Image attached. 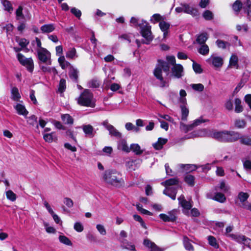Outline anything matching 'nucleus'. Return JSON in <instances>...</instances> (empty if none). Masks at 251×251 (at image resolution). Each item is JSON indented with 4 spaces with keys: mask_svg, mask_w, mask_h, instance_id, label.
I'll use <instances>...</instances> for the list:
<instances>
[{
    "mask_svg": "<svg viewBox=\"0 0 251 251\" xmlns=\"http://www.w3.org/2000/svg\"><path fill=\"white\" fill-rule=\"evenodd\" d=\"M122 247L124 249H126L131 251H135V246L132 244L131 243L127 241H123L122 243Z\"/></svg>",
    "mask_w": 251,
    "mask_h": 251,
    "instance_id": "obj_29",
    "label": "nucleus"
},
{
    "mask_svg": "<svg viewBox=\"0 0 251 251\" xmlns=\"http://www.w3.org/2000/svg\"><path fill=\"white\" fill-rule=\"evenodd\" d=\"M177 211L176 209H174L168 213V217L171 222L175 221L176 219Z\"/></svg>",
    "mask_w": 251,
    "mask_h": 251,
    "instance_id": "obj_48",
    "label": "nucleus"
},
{
    "mask_svg": "<svg viewBox=\"0 0 251 251\" xmlns=\"http://www.w3.org/2000/svg\"><path fill=\"white\" fill-rule=\"evenodd\" d=\"M55 28L52 24L44 25L41 27L43 33H50L53 31Z\"/></svg>",
    "mask_w": 251,
    "mask_h": 251,
    "instance_id": "obj_25",
    "label": "nucleus"
},
{
    "mask_svg": "<svg viewBox=\"0 0 251 251\" xmlns=\"http://www.w3.org/2000/svg\"><path fill=\"white\" fill-rule=\"evenodd\" d=\"M143 244L146 247L150 249V251H163V250L158 247L154 242L149 239L144 240Z\"/></svg>",
    "mask_w": 251,
    "mask_h": 251,
    "instance_id": "obj_17",
    "label": "nucleus"
},
{
    "mask_svg": "<svg viewBox=\"0 0 251 251\" xmlns=\"http://www.w3.org/2000/svg\"><path fill=\"white\" fill-rule=\"evenodd\" d=\"M201 45L198 49L199 53L203 55H207L209 52V47L205 44Z\"/></svg>",
    "mask_w": 251,
    "mask_h": 251,
    "instance_id": "obj_26",
    "label": "nucleus"
},
{
    "mask_svg": "<svg viewBox=\"0 0 251 251\" xmlns=\"http://www.w3.org/2000/svg\"><path fill=\"white\" fill-rule=\"evenodd\" d=\"M6 196L9 200L14 201L17 198L16 195L11 190H8L6 192Z\"/></svg>",
    "mask_w": 251,
    "mask_h": 251,
    "instance_id": "obj_44",
    "label": "nucleus"
},
{
    "mask_svg": "<svg viewBox=\"0 0 251 251\" xmlns=\"http://www.w3.org/2000/svg\"><path fill=\"white\" fill-rule=\"evenodd\" d=\"M131 151H133L136 154H140L142 153L140 147L137 144L131 145Z\"/></svg>",
    "mask_w": 251,
    "mask_h": 251,
    "instance_id": "obj_42",
    "label": "nucleus"
},
{
    "mask_svg": "<svg viewBox=\"0 0 251 251\" xmlns=\"http://www.w3.org/2000/svg\"><path fill=\"white\" fill-rule=\"evenodd\" d=\"M101 125L104 126L107 130H108L109 134L111 136H114L117 139H121L122 138V134L112 125L109 124L107 120L103 121Z\"/></svg>",
    "mask_w": 251,
    "mask_h": 251,
    "instance_id": "obj_12",
    "label": "nucleus"
},
{
    "mask_svg": "<svg viewBox=\"0 0 251 251\" xmlns=\"http://www.w3.org/2000/svg\"><path fill=\"white\" fill-rule=\"evenodd\" d=\"M170 26V24L165 21H161L159 23V27L162 31L163 32V36L164 38H165L168 34V31Z\"/></svg>",
    "mask_w": 251,
    "mask_h": 251,
    "instance_id": "obj_21",
    "label": "nucleus"
},
{
    "mask_svg": "<svg viewBox=\"0 0 251 251\" xmlns=\"http://www.w3.org/2000/svg\"><path fill=\"white\" fill-rule=\"evenodd\" d=\"M208 243L210 245L213 247L215 249L219 248V245L217 242V240L215 237L212 236H209L207 237Z\"/></svg>",
    "mask_w": 251,
    "mask_h": 251,
    "instance_id": "obj_40",
    "label": "nucleus"
},
{
    "mask_svg": "<svg viewBox=\"0 0 251 251\" xmlns=\"http://www.w3.org/2000/svg\"><path fill=\"white\" fill-rule=\"evenodd\" d=\"M208 39V34L207 33H202L199 35L197 39V42L200 44H205V42Z\"/></svg>",
    "mask_w": 251,
    "mask_h": 251,
    "instance_id": "obj_30",
    "label": "nucleus"
},
{
    "mask_svg": "<svg viewBox=\"0 0 251 251\" xmlns=\"http://www.w3.org/2000/svg\"><path fill=\"white\" fill-rule=\"evenodd\" d=\"M118 149L126 152H129L131 151V146L129 147L126 142H119Z\"/></svg>",
    "mask_w": 251,
    "mask_h": 251,
    "instance_id": "obj_36",
    "label": "nucleus"
},
{
    "mask_svg": "<svg viewBox=\"0 0 251 251\" xmlns=\"http://www.w3.org/2000/svg\"><path fill=\"white\" fill-rule=\"evenodd\" d=\"M213 199L220 202H224L226 201V198L224 194L221 193H217Z\"/></svg>",
    "mask_w": 251,
    "mask_h": 251,
    "instance_id": "obj_41",
    "label": "nucleus"
},
{
    "mask_svg": "<svg viewBox=\"0 0 251 251\" xmlns=\"http://www.w3.org/2000/svg\"><path fill=\"white\" fill-rule=\"evenodd\" d=\"M242 161L244 168L247 170H251V161L248 159H243Z\"/></svg>",
    "mask_w": 251,
    "mask_h": 251,
    "instance_id": "obj_52",
    "label": "nucleus"
},
{
    "mask_svg": "<svg viewBox=\"0 0 251 251\" xmlns=\"http://www.w3.org/2000/svg\"><path fill=\"white\" fill-rule=\"evenodd\" d=\"M178 166L180 168L183 170H186L188 171H192L197 169V167L195 165L192 164H180L178 165Z\"/></svg>",
    "mask_w": 251,
    "mask_h": 251,
    "instance_id": "obj_28",
    "label": "nucleus"
},
{
    "mask_svg": "<svg viewBox=\"0 0 251 251\" xmlns=\"http://www.w3.org/2000/svg\"><path fill=\"white\" fill-rule=\"evenodd\" d=\"M235 125L238 128H243L245 126V122L244 120L238 119L235 121Z\"/></svg>",
    "mask_w": 251,
    "mask_h": 251,
    "instance_id": "obj_59",
    "label": "nucleus"
},
{
    "mask_svg": "<svg viewBox=\"0 0 251 251\" xmlns=\"http://www.w3.org/2000/svg\"><path fill=\"white\" fill-rule=\"evenodd\" d=\"M184 180L190 186L195 185V177L191 175L187 174L184 177Z\"/></svg>",
    "mask_w": 251,
    "mask_h": 251,
    "instance_id": "obj_32",
    "label": "nucleus"
},
{
    "mask_svg": "<svg viewBox=\"0 0 251 251\" xmlns=\"http://www.w3.org/2000/svg\"><path fill=\"white\" fill-rule=\"evenodd\" d=\"M66 81L64 79H61L60 80L59 86H58V91L62 93L66 89Z\"/></svg>",
    "mask_w": 251,
    "mask_h": 251,
    "instance_id": "obj_50",
    "label": "nucleus"
},
{
    "mask_svg": "<svg viewBox=\"0 0 251 251\" xmlns=\"http://www.w3.org/2000/svg\"><path fill=\"white\" fill-rule=\"evenodd\" d=\"M103 178L107 183L116 187H121L124 184V181L121 177L120 174L116 171H105Z\"/></svg>",
    "mask_w": 251,
    "mask_h": 251,
    "instance_id": "obj_3",
    "label": "nucleus"
},
{
    "mask_svg": "<svg viewBox=\"0 0 251 251\" xmlns=\"http://www.w3.org/2000/svg\"><path fill=\"white\" fill-rule=\"evenodd\" d=\"M238 58L235 54H232L229 60V65L232 67H238Z\"/></svg>",
    "mask_w": 251,
    "mask_h": 251,
    "instance_id": "obj_37",
    "label": "nucleus"
},
{
    "mask_svg": "<svg viewBox=\"0 0 251 251\" xmlns=\"http://www.w3.org/2000/svg\"><path fill=\"white\" fill-rule=\"evenodd\" d=\"M78 71L74 68H72L69 72V76L70 78L75 80H76L78 78Z\"/></svg>",
    "mask_w": 251,
    "mask_h": 251,
    "instance_id": "obj_43",
    "label": "nucleus"
},
{
    "mask_svg": "<svg viewBox=\"0 0 251 251\" xmlns=\"http://www.w3.org/2000/svg\"><path fill=\"white\" fill-rule=\"evenodd\" d=\"M58 61L62 69H65L70 65V63L65 60L64 56H60L58 59Z\"/></svg>",
    "mask_w": 251,
    "mask_h": 251,
    "instance_id": "obj_24",
    "label": "nucleus"
},
{
    "mask_svg": "<svg viewBox=\"0 0 251 251\" xmlns=\"http://www.w3.org/2000/svg\"><path fill=\"white\" fill-rule=\"evenodd\" d=\"M71 12L78 19H79L81 16V11L75 7L72 8L71 9Z\"/></svg>",
    "mask_w": 251,
    "mask_h": 251,
    "instance_id": "obj_58",
    "label": "nucleus"
},
{
    "mask_svg": "<svg viewBox=\"0 0 251 251\" xmlns=\"http://www.w3.org/2000/svg\"><path fill=\"white\" fill-rule=\"evenodd\" d=\"M77 57L76 50L74 48H71L66 53V57L69 59H75Z\"/></svg>",
    "mask_w": 251,
    "mask_h": 251,
    "instance_id": "obj_33",
    "label": "nucleus"
},
{
    "mask_svg": "<svg viewBox=\"0 0 251 251\" xmlns=\"http://www.w3.org/2000/svg\"><path fill=\"white\" fill-rule=\"evenodd\" d=\"M243 9L244 12L247 13L248 19L251 21V2L247 0L243 4Z\"/></svg>",
    "mask_w": 251,
    "mask_h": 251,
    "instance_id": "obj_20",
    "label": "nucleus"
},
{
    "mask_svg": "<svg viewBox=\"0 0 251 251\" xmlns=\"http://www.w3.org/2000/svg\"><path fill=\"white\" fill-rule=\"evenodd\" d=\"M193 68L196 73L201 74L202 72L201 65L195 62H193Z\"/></svg>",
    "mask_w": 251,
    "mask_h": 251,
    "instance_id": "obj_55",
    "label": "nucleus"
},
{
    "mask_svg": "<svg viewBox=\"0 0 251 251\" xmlns=\"http://www.w3.org/2000/svg\"><path fill=\"white\" fill-rule=\"evenodd\" d=\"M213 137L216 140H238L247 141V138L241 136L238 133L234 131H217L213 134Z\"/></svg>",
    "mask_w": 251,
    "mask_h": 251,
    "instance_id": "obj_4",
    "label": "nucleus"
},
{
    "mask_svg": "<svg viewBox=\"0 0 251 251\" xmlns=\"http://www.w3.org/2000/svg\"><path fill=\"white\" fill-rule=\"evenodd\" d=\"M125 128L128 131H132L138 133L140 131V128L136 126L132 123L128 122L125 124Z\"/></svg>",
    "mask_w": 251,
    "mask_h": 251,
    "instance_id": "obj_22",
    "label": "nucleus"
},
{
    "mask_svg": "<svg viewBox=\"0 0 251 251\" xmlns=\"http://www.w3.org/2000/svg\"><path fill=\"white\" fill-rule=\"evenodd\" d=\"M27 122L32 126H35L37 128L38 127L37 118L35 115H33L27 118Z\"/></svg>",
    "mask_w": 251,
    "mask_h": 251,
    "instance_id": "obj_31",
    "label": "nucleus"
},
{
    "mask_svg": "<svg viewBox=\"0 0 251 251\" xmlns=\"http://www.w3.org/2000/svg\"><path fill=\"white\" fill-rule=\"evenodd\" d=\"M133 218H134L135 220H136L137 221H138L140 223V224H141V225L142 227H143L145 228H147L146 226L145 225V224L143 222V219H142L141 216H140L139 215H133Z\"/></svg>",
    "mask_w": 251,
    "mask_h": 251,
    "instance_id": "obj_62",
    "label": "nucleus"
},
{
    "mask_svg": "<svg viewBox=\"0 0 251 251\" xmlns=\"http://www.w3.org/2000/svg\"><path fill=\"white\" fill-rule=\"evenodd\" d=\"M130 22L132 26L139 27L141 29V33L145 39V41H142L143 43L148 44L152 41L153 37L151 30V26L147 22L137 17H132Z\"/></svg>",
    "mask_w": 251,
    "mask_h": 251,
    "instance_id": "obj_1",
    "label": "nucleus"
},
{
    "mask_svg": "<svg viewBox=\"0 0 251 251\" xmlns=\"http://www.w3.org/2000/svg\"><path fill=\"white\" fill-rule=\"evenodd\" d=\"M163 19L162 17L159 14H153L151 18V22L155 24Z\"/></svg>",
    "mask_w": 251,
    "mask_h": 251,
    "instance_id": "obj_49",
    "label": "nucleus"
},
{
    "mask_svg": "<svg viewBox=\"0 0 251 251\" xmlns=\"http://www.w3.org/2000/svg\"><path fill=\"white\" fill-rule=\"evenodd\" d=\"M63 202L69 208H71L74 205V202L72 200L68 197L64 198Z\"/></svg>",
    "mask_w": 251,
    "mask_h": 251,
    "instance_id": "obj_56",
    "label": "nucleus"
},
{
    "mask_svg": "<svg viewBox=\"0 0 251 251\" xmlns=\"http://www.w3.org/2000/svg\"><path fill=\"white\" fill-rule=\"evenodd\" d=\"M228 236L238 243L251 249V239L241 234H229Z\"/></svg>",
    "mask_w": 251,
    "mask_h": 251,
    "instance_id": "obj_11",
    "label": "nucleus"
},
{
    "mask_svg": "<svg viewBox=\"0 0 251 251\" xmlns=\"http://www.w3.org/2000/svg\"><path fill=\"white\" fill-rule=\"evenodd\" d=\"M216 44L218 47L222 49H225L227 46H229V44L227 42H225L221 40H217L216 42Z\"/></svg>",
    "mask_w": 251,
    "mask_h": 251,
    "instance_id": "obj_45",
    "label": "nucleus"
},
{
    "mask_svg": "<svg viewBox=\"0 0 251 251\" xmlns=\"http://www.w3.org/2000/svg\"><path fill=\"white\" fill-rule=\"evenodd\" d=\"M206 62L215 68H220L223 64L224 60L221 56H217L216 54H212L206 60Z\"/></svg>",
    "mask_w": 251,
    "mask_h": 251,
    "instance_id": "obj_14",
    "label": "nucleus"
},
{
    "mask_svg": "<svg viewBox=\"0 0 251 251\" xmlns=\"http://www.w3.org/2000/svg\"><path fill=\"white\" fill-rule=\"evenodd\" d=\"M187 93L186 91L181 89L179 91V97L178 98V102L180 103V108L181 110V122H186L189 113V110L187 106V100L186 96Z\"/></svg>",
    "mask_w": 251,
    "mask_h": 251,
    "instance_id": "obj_6",
    "label": "nucleus"
},
{
    "mask_svg": "<svg viewBox=\"0 0 251 251\" xmlns=\"http://www.w3.org/2000/svg\"><path fill=\"white\" fill-rule=\"evenodd\" d=\"M59 240L61 243L67 246H72L73 244L71 240L64 235H60L59 236Z\"/></svg>",
    "mask_w": 251,
    "mask_h": 251,
    "instance_id": "obj_35",
    "label": "nucleus"
},
{
    "mask_svg": "<svg viewBox=\"0 0 251 251\" xmlns=\"http://www.w3.org/2000/svg\"><path fill=\"white\" fill-rule=\"evenodd\" d=\"M180 5L183 7L184 13L190 14L193 16H195L198 15V11L197 8L190 6L187 3H181Z\"/></svg>",
    "mask_w": 251,
    "mask_h": 251,
    "instance_id": "obj_16",
    "label": "nucleus"
},
{
    "mask_svg": "<svg viewBox=\"0 0 251 251\" xmlns=\"http://www.w3.org/2000/svg\"><path fill=\"white\" fill-rule=\"evenodd\" d=\"M2 3L6 10L9 12H11L12 11L13 8L11 6L10 1L7 0H2Z\"/></svg>",
    "mask_w": 251,
    "mask_h": 251,
    "instance_id": "obj_54",
    "label": "nucleus"
},
{
    "mask_svg": "<svg viewBox=\"0 0 251 251\" xmlns=\"http://www.w3.org/2000/svg\"><path fill=\"white\" fill-rule=\"evenodd\" d=\"M166 142H154L152 144L153 148L157 150H159L163 148V145Z\"/></svg>",
    "mask_w": 251,
    "mask_h": 251,
    "instance_id": "obj_63",
    "label": "nucleus"
},
{
    "mask_svg": "<svg viewBox=\"0 0 251 251\" xmlns=\"http://www.w3.org/2000/svg\"><path fill=\"white\" fill-rule=\"evenodd\" d=\"M61 119L66 124H72L73 123V119L69 114L62 115Z\"/></svg>",
    "mask_w": 251,
    "mask_h": 251,
    "instance_id": "obj_39",
    "label": "nucleus"
},
{
    "mask_svg": "<svg viewBox=\"0 0 251 251\" xmlns=\"http://www.w3.org/2000/svg\"><path fill=\"white\" fill-rule=\"evenodd\" d=\"M203 17L206 20H211L213 19V14L212 12L209 10H206L202 14Z\"/></svg>",
    "mask_w": 251,
    "mask_h": 251,
    "instance_id": "obj_53",
    "label": "nucleus"
},
{
    "mask_svg": "<svg viewBox=\"0 0 251 251\" xmlns=\"http://www.w3.org/2000/svg\"><path fill=\"white\" fill-rule=\"evenodd\" d=\"M242 4L239 0H236L233 4L232 7L234 11L238 13L242 8Z\"/></svg>",
    "mask_w": 251,
    "mask_h": 251,
    "instance_id": "obj_46",
    "label": "nucleus"
},
{
    "mask_svg": "<svg viewBox=\"0 0 251 251\" xmlns=\"http://www.w3.org/2000/svg\"><path fill=\"white\" fill-rule=\"evenodd\" d=\"M11 98L12 100L18 101L21 99V95L19 93L18 89L16 87H13L11 89Z\"/></svg>",
    "mask_w": 251,
    "mask_h": 251,
    "instance_id": "obj_18",
    "label": "nucleus"
},
{
    "mask_svg": "<svg viewBox=\"0 0 251 251\" xmlns=\"http://www.w3.org/2000/svg\"><path fill=\"white\" fill-rule=\"evenodd\" d=\"M172 74L176 78L181 77L184 75L183 66L179 64H176L172 68Z\"/></svg>",
    "mask_w": 251,
    "mask_h": 251,
    "instance_id": "obj_15",
    "label": "nucleus"
},
{
    "mask_svg": "<svg viewBox=\"0 0 251 251\" xmlns=\"http://www.w3.org/2000/svg\"><path fill=\"white\" fill-rule=\"evenodd\" d=\"M29 43V41L25 38L20 39L19 41V45L22 48L25 47Z\"/></svg>",
    "mask_w": 251,
    "mask_h": 251,
    "instance_id": "obj_64",
    "label": "nucleus"
},
{
    "mask_svg": "<svg viewBox=\"0 0 251 251\" xmlns=\"http://www.w3.org/2000/svg\"><path fill=\"white\" fill-rule=\"evenodd\" d=\"M235 103V111L237 113L241 112L243 111V107L241 105V100L238 99L236 98L234 100Z\"/></svg>",
    "mask_w": 251,
    "mask_h": 251,
    "instance_id": "obj_34",
    "label": "nucleus"
},
{
    "mask_svg": "<svg viewBox=\"0 0 251 251\" xmlns=\"http://www.w3.org/2000/svg\"><path fill=\"white\" fill-rule=\"evenodd\" d=\"M169 69L167 62L163 60H158V64L153 71V74L155 77L160 81L161 87L166 86V82L162 76V71L163 70L164 72L168 73Z\"/></svg>",
    "mask_w": 251,
    "mask_h": 251,
    "instance_id": "obj_7",
    "label": "nucleus"
},
{
    "mask_svg": "<svg viewBox=\"0 0 251 251\" xmlns=\"http://www.w3.org/2000/svg\"><path fill=\"white\" fill-rule=\"evenodd\" d=\"M83 130L85 134L89 136H92L94 135V128L90 125H84Z\"/></svg>",
    "mask_w": 251,
    "mask_h": 251,
    "instance_id": "obj_23",
    "label": "nucleus"
},
{
    "mask_svg": "<svg viewBox=\"0 0 251 251\" xmlns=\"http://www.w3.org/2000/svg\"><path fill=\"white\" fill-rule=\"evenodd\" d=\"M74 229L77 232H80L83 230V226L79 222H76L74 225Z\"/></svg>",
    "mask_w": 251,
    "mask_h": 251,
    "instance_id": "obj_60",
    "label": "nucleus"
},
{
    "mask_svg": "<svg viewBox=\"0 0 251 251\" xmlns=\"http://www.w3.org/2000/svg\"><path fill=\"white\" fill-rule=\"evenodd\" d=\"M96 228L99 233L102 235H105L106 234V231L104 226L100 224H98L96 226Z\"/></svg>",
    "mask_w": 251,
    "mask_h": 251,
    "instance_id": "obj_57",
    "label": "nucleus"
},
{
    "mask_svg": "<svg viewBox=\"0 0 251 251\" xmlns=\"http://www.w3.org/2000/svg\"><path fill=\"white\" fill-rule=\"evenodd\" d=\"M32 45L35 47L36 50H39V49H40V48L41 49L44 48L41 47V45H42L41 42L40 40L37 37H36L35 40L32 42Z\"/></svg>",
    "mask_w": 251,
    "mask_h": 251,
    "instance_id": "obj_51",
    "label": "nucleus"
},
{
    "mask_svg": "<svg viewBox=\"0 0 251 251\" xmlns=\"http://www.w3.org/2000/svg\"><path fill=\"white\" fill-rule=\"evenodd\" d=\"M166 60L168 62V64H170L173 66L176 64V58L174 56H168L166 57Z\"/></svg>",
    "mask_w": 251,
    "mask_h": 251,
    "instance_id": "obj_61",
    "label": "nucleus"
},
{
    "mask_svg": "<svg viewBox=\"0 0 251 251\" xmlns=\"http://www.w3.org/2000/svg\"><path fill=\"white\" fill-rule=\"evenodd\" d=\"M161 185L165 187L163 194L175 200L177 189L179 187V180L176 178H170L161 182Z\"/></svg>",
    "mask_w": 251,
    "mask_h": 251,
    "instance_id": "obj_2",
    "label": "nucleus"
},
{
    "mask_svg": "<svg viewBox=\"0 0 251 251\" xmlns=\"http://www.w3.org/2000/svg\"><path fill=\"white\" fill-rule=\"evenodd\" d=\"M15 108L16 109L18 114L23 115L25 117L27 116L28 111L25 109V107L24 105L20 103H18L15 106Z\"/></svg>",
    "mask_w": 251,
    "mask_h": 251,
    "instance_id": "obj_19",
    "label": "nucleus"
},
{
    "mask_svg": "<svg viewBox=\"0 0 251 251\" xmlns=\"http://www.w3.org/2000/svg\"><path fill=\"white\" fill-rule=\"evenodd\" d=\"M17 58L20 63L25 66L29 72L33 71L34 63L32 58H26L24 55L19 53L17 54Z\"/></svg>",
    "mask_w": 251,
    "mask_h": 251,
    "instance_id": "obj_8",
    "label": "nucleus"
},
{
    "mask_svg": "<svg viewBox=\"0 0 251 251\" xmlns=\"http://www.w3.org/2000/svg\"><path fill=\"white\" fill-rule=\"evenodd\" d=\"M77 103L82 106L94 107L96 105L93 94L88 89H85L77 99Z\"/></svg>",
    "mask_w": 251,
    "mask_h": 251,
    "instance_id": "obj_5",
    "label": "nucleus"
},
{
    "mask_svg": "<svg viewBox=\"0 0 251 251\" xmlns=\"http://www.w3.org/2000/svg\"><path fill=\"white\" fill-rule=\"evenodd\" d=\"M249 196L248 193L241 192L239 193L238 198L242 204L243 203L246 202V201L248 199Z\"/></svg>",
    "mask_w": 251,
    "mask_h": 251,
    "instance_id": "obj_38",
    "label": "nucleus"
},
{
    "mask_svg": "<svg viewBox=\"0 0 251 251\" xmlns=\"http://www.w3.org/2000/svg\"><path fill=\"white\" fill-rule=\"evenodd\" d=\"M206 121V120H203L201 117L194 120L192 124L189 125L185 124L183 122H180V129L185 132H187L188 131L192 130L194 127L199 126L201 123H204Z\"/></svg>",
    "mask_w": 251,
    "mask_h": 251,
    "instance_id": "obj_9",
    "label": "nucleus"
},
{
    "mask_svg": "<svg viewBox=\"0 0 251 251\" xmlns=\"http://www.w3.org/2000/svg\"><path fill=\"white\" fill-rule=\"evenodd\" d=\"M183 244L185 249L189 251H193L194 248L190 243L189 239L186 237H183Z\"/></svg>",
    "mask_w": 251,
    "mask_h": 251,
    "instance_id": "obj_27",
    "label": "nucleus"
},
{
    "mask_svg": "<svg viewBox=\"0 0 251 251\" xmlns=\"http://www.w3.org/2000/svg\"><path fill=\"white\" fill-rule=\"evenodd\" d=\"M190 86L193 89L196 91L201 92L204 89V86L201 83L192 84Z\"/></svg>",
    "mask_w": 251,
    "mask_h": 251,
    "instance_id": "obj_47",
    "label": "nucleus"
},
{
    "mask_svg": "<svg viewBox=\"0 0 251 251\" xmlns=\"http://www.w3.org/2000/svg\"><path fill=\"white\" fill-rule=\"evenodd\" d=\"M38 58L42 62L46 63L48 65H51L50 53L45 48L39 49L37 50Z\"/></svg>",
    "mask_w": 251,
    "mask_h": 251,
    "instance_id": "obj_10",
    "label": "nucleus"
},
{
    "mask_svg": "<svg viewBox=\"0 0 251 251\" xmlns=\"http://www.w3.org/2000/svg\"><path fill=\"white\" fill-rule=\"evenodd\" d=\"M178 200L179 204L183 207V213L186 215H189V210L193 206L190 201H186L183 195L178 198Z\"/></svg>",
    "mask_w": 251,
    "mask_h": 251,
    "instance_id": "obj_13",
    "label": "nucleus"
}]
</instances>
